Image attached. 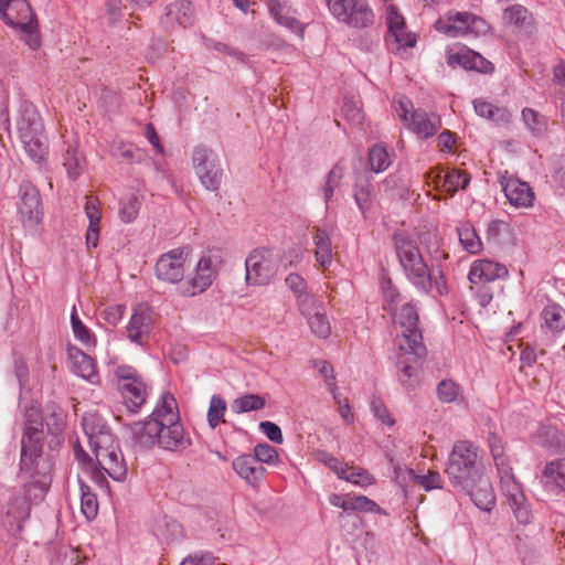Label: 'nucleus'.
<instances>
[{
  "label": "nucleus",
  "instance_id": "1",
  "mask_svg": "<svg viewBox=\"0 0 565 565\" xmlns=\"http://www.w3.org/2000/svg\"><path fill=\"white\" fill-rule=\"evenodd\" d=\"M23 413V431L19 478L23 481V495L12 499L2 519L3 526L10 535H18L29 519L31 505L41 501L51 483L47 468L41 463L43 452V415L35 401L20 402Z\"/></svg>",
  "mask_w": 565,
  "mask_h": 565
},
{
  "label": "nucleus",
  "instance_id": "2",
  "mask_svg": "<svg viewBox=\"0 0 565 565\" xmlns=\"http://www.w3.org/2000/svg\"><path fill=\"white\" fill-rule=\"evenodd\" d=\"M134 443L142 448L158 445L170 451H182L191 446L180 422L178 403L170 392H163L152 413L143 420L129 426Z\"/></svg>",
  "mask_w": 565,
  "mask_h": 565
},
{
  "label": "nucleus",
  "instance_id": "3",
  "mask_svg": "<svg viewBox=\"0 0 565 565\" xmlns=\"http://www.w3.org/2000/svg\"><path fill=\"white\" fill-rule=\"evenodd\" d=\"M82 426L97 463L113 480L124 481L127 466L118 440L106 420L96 412H87Z\"/></svg>",
  "mask_w": 565,
  "mask_h": 565
},
{
  "label": "nucleus",
  "instance_id": "4",
  "mask_svg": "<svg viewBox=\"0 0 565 565\" xmlns=\"http://www.w3.org/2000/svg\"><path fill=\"white\" fill-rule=\"evenodd\" d=\"M395 256L405 278L420 292L431 291V269L423 257L418 243L405 231L392 236Z\"/></svg>",
  "mask_w": 565,
  "mask_h": 565
},
{
  "label": "nucleus",
  "instance_id": "5",
  "mask_svg": "<svg viewBox=\"0 0 565 565\" xmlns=\"http://www.w3.org/2000/svg\"><path fill=\"white\" fill-rule=\"evenodd\" d=\"M445 473L456 489L476 486L482 476L478 447L467 440L457 441L449 454Z\"/></svg>",
  "mask_w": 565,
  "mask_h": 565
},
{
  "label": "nucleus",
  "instance_id": "6",
  "mask_svg": "<svg viewBox=\"0 0 565 565\" xmlns=\"http://www.w3.org/2000/svg\"><path fill=\"white\" fill-rule=\"evenodd\" d=\"M2 20L18 30L20 39L32 50L41 46L35 14L26 0H0Z\"/></svg>",
  "mask_w": 565,
  "mask_h": 565
},
{
  "label": "nucleus",
  "instance_id": "7",
  "mask_svg": "<svg viewBox=\"0 0 565 565\" xmlns=\"http://www.w3.org/2000/svg\"><path fill=\"white\" fill-rule=\"evenodd\" d=\"M435 29L449 38H478L488 34L490 25L471 12L451 10L435 22Z\"/></svg>",
  "mask_w": 565,
  "mask_h": 565
},
{
  "label": "nucleus",
  "instance_id": "8",
  "mask_svg": "<svg viewBox=\"0 0 565 565\" xmlns=\"http://www.w3.org/2000/svg\"><path fill=\"white\" fill-rule=\"evenodd\" d=\"M397 322L401 327V334L396 338L398 350L405 355L424 356L426 348L418 327L416 307L413 303H405L397 316Z\"/></svg>",
  "mask_w": 565,
  "mask_h": 565
},
{
  "label": "nucleus",
  "instance_id": "9",
  "mask_svg": "<svg viewBox=\"0 0 565 565\" xmlns=\"http://www.w3.org/2000/svg\"><path fill=\"white\" fill-rule=\"evenodd\" d=\"M221 264L220 255L204 254L195 266L194 275L179 285V292L184 297H194L204 292L216 278Z\"/></svg>",
  "mask_w": 565,
  "mask_h": 565
},
{
  "label": "nucleus",
  "instance_id": "10",
  "mask_svg": "<svg viewBox=\"0 0 565 565\" xmlns=\"http://www.w3.org/2000/svg\"><path fill=\"white\" fill-rule=\"evenodd\" d=\"M280 258L270 249H254L245 260L246 280L253 285H268L278 274Z\"/></svg>",
  "mask_w": 565,
  "mask_h": 565
},
{
  "label": "nucleus",
  "instance_id": "11",
  "mask_svg": "<svg viewBox=\"0 0 565 565\" xmlns=\"http://www.w3.org/2000/svg\"><path fill=\"white\" fill-rule=\"evenodd\" d=\"M192 166L201 184L209 191L218 190L223 170L217 154L205 146H196L192 152Z\"/></svg>",
  "mask_w": 565,
  "mask_h": 565
},
{
  "label": "nucleus",
  "instance_id": "12",
  "mask_svg": "<svg viewBox=\"0 0 565 565\" xmlns=\"http://www.w3.org/2000/svg\"><path fill=\"white\" fill-rule=\"evenodd\" d=\"M330 12L341 22L365 28L373 22V11L364 0H327Z\"/></svg>",
  "mask_w": 565,
  "mask_h": 565
},
{
  "label": "nucleus",
  "instance_id": "13",
  "mask_svg": "<svg viewBox=\"0 0 565 565\" xmlns=\"http://www.w3.org/2000/svg\"><path fill=\"white\" fill-rule=\"evenodd\" d=\"M17 205L24 226L34 227L40 223L41 196L39 190L29 180H22L19 185Z\"/></svg>",
  "mask_w": 565,
  "mask_h": 565
},
{
  "label": "nucleus",
  "instance_id": "14",
  "mask_svg": "<svg viewBox=\"0 0 565 565\" xmlns=\"http://www.w3.org/2000/svg\"><path fill=\"white\" fill-rule=\"evenodd\" d=\"M386 23L388 32L385 40L392 51L399 52L416 45V34L407 31L403 15L393 4L386 9Z\"/></svg>",
  "mask_w": 565,
  "mask_h": 565
},
{
  "label": "nucleus",
  "instance_id": "15",
  "mask_svg": "<svg viewBox=\"0 0 565 565\" xmlns=\"http://www.w3.org/2000/svg\"><path fill=\"white\" fill-rule=\"evenodd\" d=\"M189 255L186 247H178L161 255L156 263V276L158 279L179 284L184 276V264Z\"/></svg>",
  "mask_w": 565,
  "mask_h": 565
},
{
  "label": "nucleus",
  "instance_id": "16",
  "mask_svg": "<svg viewBox=\"0 0 565 565\" xmlns=\"http://www.w3.org/2000/svg\"><path fill=\"white\" fill-rule=\"evenodd\" d=\"M153 313L145 305H138L134 308L131 317L126 326V335L128 340L138 345H145L153 329Z\"/></svg>",
  "mask_w": 565,
  "mask_h": 565
},
{
  "label": "nucleus",
  "instance_id": "17",
  "mask_svg": "<svg viewBox=\"0 0 565 565\" xmlns=\"http://www.w3.org/2000/svg\"><path fill=\"white\" fill-rule=\"evenodd\" d=\"M540 483L548 497H565V459L546 462L540 476Z\"/></svg>",
  "mask_w": 565,
  "mask_h": 565
},
{
  "label": "nucleus",
  "instance_id": "18",
  "mask_svg": "<svg viewBox=\"0 0 565 565\" xmlns=\"http://www.w3.org/2000/svg\"><path fill=\"white\" fill-rule=\"evenodd\" d=\"M501 185L509 203L518 209L533 206L535 194L527 182L509 177L501 180Z\"/></svg>",
  "mask_w": 565,
  "mask_h": 565
},
{
  "label": "nucleus",
  "instance_id": "19",
  "mask_svg": "<svg viewBox=\"0 0 565 565\" xmlns=\"http://www.w3.org/2000/svg\"><path fill=\"white\" fill-rule=\"evenodd\" d=\"M67 353L73 373L86 380L90 384L97 385L100 383L96 363L89 355L76 347H70Z\"/></svg>",
  "mask_w": 565,
  "mask_h": 565
},
{
  "label": "nucleus",
  "instance_id": "20",
  "mask_svg": "<svg viewBox=\"0 0 565 565\" xmlns=\"http://www.w3.org/2000/svg\"><path fill=\"white\" fill-rule=\"evenodd\" d=\"M17 129L20 139L44 134L42 118L35 106L31 103L24 102L21 104L17 119Z\"/></svg>",
  "mask_w": 565,
  "mask_h": 565
},
{
  "label": "nucleus",
  "instance_id": "21",
  "mask_svg": "<svg viewBox=\"0 0 565 565\" xmlns=\"http://www.w3.org/2000/svg\"><path fill=\"white\" fill-rule=\"evenodd\" d=\"M507 275L505 266L490 259H480L472 263L469 280L472 284L490 282Z\"/></svg>",
  "mask_w": 565,
  "mask_h": 565
},
{
  "label": "nucleus",
  "instance_id": "22",
  "mask_svg": "<svg viewBox=\"0 0 565 565\" xmlns=\"http://www.w3.org/2000/svg\"><path fill=\"white\" fill-rule=\"evenodd\" d=\"M232 467L234 471L252 487H256L266 473V469L257 462L255 457L248 454L235 458L232 462Z\"/></svg>",
  "mask_w": 565,
  "mask_h": 565
},
{
  "label": "nucleus",
  "instance_id": "23",
  "mask_svg": "<svg viewBox=\"0 0 565 565\" xmlns=\"http://www.w3.org/2000/svg\"><path fill=\"white\" fill-rule=\"evenodd\" d=\"M194 20V9L188 0H178L167 6L162 23L166 28H186Z\"/></svg>",
  "mask_w": 565,
  "mask_h": 565
},
{
  "label": "nucleus",
  "instance_id": "24",
  "mask_svg": "<svg viewBox=\"0 0 565 565\" xmlns=\"http://www.w3.org/2000/svg\"><path fill=\"white\" fill-rule=\"evenodd\" d=\"M440 126V119L437 116H429L423 109L412 111L406 127L422 139L433 137Z\"/></svg>",
  "mask_w": 565,
  "mask_h": 565
},
{
  "label": "nucleus",
  "instance_id": "25",
  "mask_svg": "<svg viewBox=\"0 0 565 565\" xmlns=\"http://www.w3.org/2000/svg\"><path fill=\"white\" fill-rule=\"evenodd\" d=\"M397 361V377L401 385L407 391H414L420 383L418 359L420 356L409 355L403 356V352Z\"/></svg>",
  "mask_w": 565,
  "mask_h": 565
},
{
  "label": "nucleus",
  "instance_id": "26",
  "mask_svg": "<svg viewBox=\"0 0 565 565\" xmlns=\"http://www.w3.org/2000/svg\"><path fill=\"white\" fill-rule=\"evenodd\" d=\"M118 387L127 409L134 414L139 412L148 397L147 385L143 379L119 384Z\"/></svg>",
  "mask_w": 565,
  "mask_h": 565
},
{
  "label": "nucleus",
  "instance_id": "27",
  "mask_svg": "<svg viewBox=\"0 0 565 565\" xmlns=\"http://www.w3.org/2000/svg\"><path fill=\"white\" fill-rule=\"evenodd\" d=\"M533 440L537 446H541L551 454L565 451V438L554 426H540L536 434L533 436Z\"/></svg>",
  "mask_w": 565,
  "mask_h": 565
},
{
  "label": "nucleus",
  "instance_id": "28",
  "mask_svg": "<svg viewBox=\"0 0 565 565\" xmlns=\"http://www.w3.org/2000/svg\"><path fill=\"white\" fill-rule=\"evenodd\" d=\"M500 470H498L500 477V488L503 495L507 498L508 504H515L520 500H524L525 495L521 484L515 480L512 472L511 466H504L502 463Z\"/></svg>",
  "mask_w": 565,
  "mask_h": 565
},
{
  "label": "nucleus",
  "instance_id": "29",
  "mask_svg": "<svg viewBox=\"0 0 565 565\" xmlns=\"http://www.w3.org/2000/svg\"><path fill=\"white\" fill-rule=\"evenodd\" d=\"M470 497L472 502L482 511H490L495 504V497L491 484L482 477L470 489H459Z\"/></svg>",
  "mask_w": 565,
  "mask_h": 565
},
{
  "label": "nucleus",
  "instance_id": "30",
  "mask_svg": "<svg viewBox=\"0 0 565 565\" xmlns=\"http://www.w3.org/2000/svg\"><path fill=\"white\" fill-rule=\"evenodd\" d=\"M315 244V258L316 262L323 268L327 269L333 259L332 244L330 234L327 230L317 227L312 237Z\"/></svg>",
  "mask_w": 565,
  "mask_h": 565
},
{
  "label": "nucleus",
  "instance_id": "31",
  "mask_svg": "<svg viewBox=\"0 0 565 565\" xmlns=\"http://www.w3.org/2000/svg\"><path fill=\"white\" fill-rule=\"evenodd\" d=\"M287 287L294 292L297 298L298 306L301 312H310V306L316 305L315 296L307 292V282L299 274L292 273L286 277Z\"/></svg>",
  "mask_w": 565,
  "mask_h": 565
},
{
  "label": "nucleus",
  "instance_id": "32",
  "mask_svg": "<svg viewBox=\"0 0 565 565\" xmlns=\"http://www.w3.org/2000/svg\"><path fill=\"white\" fill-rule=\"evenodd\" d=\"M435 183L437 186L441 184L445 192L454 195L458 190H465L469 185L470 175L458 169H451L444 175L440 171L435 175Z\"/></svg>",
  "mask_w": 565,
  "mask_h": 565
},
{
  "label": "nucleus",
  "instance_id": "33",
  "mask_svg": "<svg viewBox=\"0 0 565 565\" xmlns=\"http://www.w3.org/2000/svg\"><path fill=\"white\" fill-rule=\"evenodd\" d=\"M473 108L477 115L497 124H509L512 119V113L508 108L499 107L482 98L473 100Z\"/></svg>",
  "mask_w": 565,
  "mask_h": 565
},
{
  "label": "nucleus",
  "instance_id": "34",
  "mask_svg": "<svg viewBox=\"0 0 565 565\" xmlns=\"http://www.w3.org/2000/svg\"><path fill=\"white\" fill-rule=\"evenodd\" d=\"M73 449L75 459L81 462L85 469L90 470L93 481L100 489H107L108 481L105 477V473L107 472L97 463L96 460H93V458L83 449L79 443H76Z\"/></svg>",
  "mask_w": 565,
  "mask_h": 565
},
{
  "label": "nucleus",
  "instance_id": "35",
  "mask_svg": "<svg viewBox=\"0 0 565 565\" xmlns=\"http://www.w3.org/2000/svg\"><path fill=\"white\" fill-rule=\"evenodd\" d=\"M268 9L270 15L277 23L298 34L300 38L303 36V24L295 17L289 15L288 11L280 4L278 0H268Z\"/></svg>",
  "mask_w": 565,
  "mask_h": 565
},
{
  "label": "nucleus",
  "instance_id": "36",
  "mask_svg": "<svg viewBox=\"0 0 565 565\" xmlns=\"http://www.w3.org/2000/svg\"><path fill=\"white\" fill-rule=\"evenodd\" d=\"M449 63H458L467 70H475L481 73H489L493 70L492 64L480 54L473 51H465L449 56Z\"/></svg>",
  "mask_w": 565,
  "mask_h": 565
},
{
  "label": "nucleus",
  "instance_id": "37",
  "mask_svg": "<svg viewBox=\"0 0 565 565\" xmlns=\"http://www.w3.org/2000/svg\"><path fill=\"white\" fill-rule=\"evenodd\" d=\"M20 140L25 153L32 161L41 163L46 160L49 154V142L45 134L29 136L21 138Z\"/></svg>",
  "mask_w": 565,
  "mask_h": 565
},
{
  "label": "nucleus",
  "instance_id": "38",
  "mask_svg": "<svg viewBox=\"0 0 565 565\" xmlns=\"http://www.w3.org/2000/svg\"><path fill=\"white\" fill-rule=\"evenodd\" d=\"M309 308L310 312L301 313L307 317L311 331L319 338H328L331 332V327L326 313L321 311V303L316 299V305Z\"/></svg>",
  "mask_w": 565,
  "mask_h": 565
},
{
  "label": "nucleus",
  "instance_id": "39",
  "mask_svg": "<svg viewBox=\"0 0 565 565\" xmlns=\"http://www.w3.org/2000/svg\"><path fill=\"white\" fill-rule=\"evenodd\" d=\"M394 151L385 143H376L369 150V163L375 173L385 171L393 162Z\"/></svg>",
  "mask_w": 565,
  "mask_h": 565
},
{
  "label": "nucleus",
  "instance_id": "40",
  "mask_svg": "<svg viewBox=\"0 0 565 565\" xmlns=\"http://www.w3.org/2000/svg\"><path fill=\"white\" fill-rule=\"evenodd\" d=\"M504 23L531 32L532 30V15L527 9L521 4H513L507 8L503 12Z\"/></svg>",
  "mask_w": 565,
  "mask_h": 565
},
{
  "label": "nucleus",
  "instance_id": "41",
  "mask_svg": "<svg viewBox=\"0 0 565 565\" xmlns=\"http://www.w3.org/2000/svg\"><path fill=\"white\" fill-rule=\"evenodd\" d=\"M521 119L530 134L535 137L543 136L547 130V117L530 107L522 109Z\"/></svg>",
  "mask_w": 565,
  "mask_h": 565
},
{
  "label": "nucleus",
  "instance_id": "42",
  "mask_svg": "<svg viewBox=\"0 0 565 565\" xmlns=\"http://www.w3.org/2000/svg\"><path fill=\"white\" fill-rule=\"evenodd\" d=\"M544 327L551 332L558 333L565 329V309L557 303L546 306L542 313Z\"/></svg>",
  "mask_w": 565,
  "mask_h": 565
},
{
  "label": "nucleus",
  "instance_id": "43",
  "mask_svg": "<svg viewBox=\"0 0 565 565\" xmlns=\"http://www.w3.org/2000/svg\"><path fill=\"white\" fill-rule=\"evenodd\" d=\"M266 405L264 396L258 394H245L236 397L232 404L231 409L235 414H243L252 411H259Z\"/></svg>",
  "mask_w": 565,
  "mask_h": 565
},
{
  "label": "nucleus",
  "instance_id": "44",
  "mask_svg": "<svg viewBox=\"0 0 565 565\" xmlns=\"http://www.w3.org/2000/svg\"><path fill=\"white\" fill-rule=\"evenodd\" d=\"M79 482L81 511L87 520H94L98 513V501L90 487L82 480Z\"/></svg>",
  "mask_w": 565,
  "mask_h": 565
},
{
  "label": "nucleus",
  "instance_id": "45",
  "mask_svg": "<svg viewBox=\"0 0 565 565\" xmlns=\"http://www.w3.org/2000/svg\"><path fill=\"white\" fill-rule=\"evenodd\" d=\"M344 170L340 164L333 166L326 175L324 183L320 188L326 204L331 202L334 191L341 185Z\"/></svg>",
  "mask_w": 565,
  "mask_h": 565
},
{
  "label": "nucleus",
  "instance_id": "46",
  "mask_svg": "<svg viewBox=\"0 0 565 565\" xmlns=\"http://www.w3.org/2000/svg\"><path fill=\"white\" fill-rule=\"evenodd\" d=\"M71 324L74 337L86 347L95 345L96 339L92 331L81 321L77 316L76 306H73L71 312Z\"/></svg>",
  "mask_w": 565,
  "mask_h": 565
},
{
  "label": "nucleus",
  "instance_id": "47",
  "mask_svg": "<svg viewBox=\"0 0 565 565\" xmlns=\"http://www.w3.org/2000/svg\"><path fill=\"white\" fill-rule=\"evenodd\" d=\"M45 423L47 430L52 434L61 431L65 424L63 409L55 403H49L45 406Z\"/></svg>",
  "mask_w": 565,
  "mask_h": 565
},
{
  "label": "nucleus",
  "instance_id": "48",
  "mask_svg": "<svg viewBox=\"0 0 565 565\" xmlns=\"http://www.w3.org/2000/svg\"><path fill=\"white\" fill-rule=\"evenodd\" d=\"M458 236L462 247L467 252L476 254L481 249V241L470 224L461 225L458 228Z\"/></svg>",
  "mask_w": 565,
  "mask_h": 565
},
{
  "label": "nucleus",
  "instance_id": "49",
  "mask_svg": "<svg viewBox=\"0 0 565 565\" xmlns=\"http://www.w3.org/2000/svg\"><path fill=\"white\" fill-rule=\"evenodd\" d=\"M225 412H226L225 399L221 395L214 394L210 399V405H209V411H207V423L212 429H214L222 422Z\"/></svg>",
  "mask_w": 565,
  "mask_h": 565
},
{
  "label": "nucleus",
  "instance_id": "50",
  "mask_svg": "<svg viewBox=\"0 0 565 565\" xmlns=\"http://www.w3.org/2000/svg\"><path fill=\"white\" fill-rule=\"evenodd\" d=\"M84 158L76 148H68L64 157V167L67 175L76 180L83 171Z\"/></svg>",
  "mask_w": 565,
  "mask_h": 565
},
{
  "label": "nucleus",
  "instance_id": "51",
  "mask_svg": "<svg viewBox=\"0 0 565 565\" xmlns=\"http://www.w3.org/2000/svg\"><path fill=\"white\" fill-rule=\"evenodd\" d=\"M140 209V202L135 194H130L119 202V217L124 223L136 220Z\"/></svg>",
  "mask_w": 565,
  "mask_h": 565
},
{
  "label": "nucleus",
  "instance_id": "52",
  "mask_svg": "<svg viewBox=\"0 0 565 565\" xmlns=\"http://www.w3.org/2000/svg\"><path fill=\"white\" fill-rule=\"evenodd\" d=\"M342 479L360 487H369L375 482V478L367 470L356 467H349Z\"/></svg>",
  "mask_w": 565,
  "mask_h": 565
},
{
  "label": "nucleus",
  "instance_id": "53",
  "mask_svg": "<svg viewBox=\"0 0 565 565\" xmlns=\"http://www.w3.org/2000/svg\"><path fill=\"white\" fill-rule=\"evenodd\" d=\"M460 392V386L452 380H443L437 386V395L443 403L457 402Z\"/></svg>",
  "mask_w": 565,
  "mask_h": 565
},
{
  "label": "nucleus",
  "instance_id": "54",
  "mask_svg": "<svg viewBox=\"0 0 565 565\" xmlns=\"http://www.w3.org/2000/svg\"><path fill=\"white\" fill-rule=\"evenodd\" d=\"M407 473L415 483L422 486L426 491L441 488V476L438 471H429L427 475H416L409 469Z\"/></svg>",
  "mask_w": 565,
  "mask_h": 565
},
{
  "label": "nucleus",
  "instance_id": "55",
  "mask_svg": "<svg viewBox=\"0 0 565 565\" xmlns=\"http://www.w3.org/2000/svg\"><path fill=\"white\" fill-rule=\"evenodd\" d=\"M348 511L380 512L381 508L371 499L364 495L349 494Z\"/></svg>",
  "mask_w": 565,
  "mask_h": 565
},
{
  "label": "nucleus",
  "instance_id": "56",
  "mask_svg": "<svg viewBox=\"0 0 565 565\" xmlns=\"http://www.w3.org/2000/svg\"><path fill=\"white\" fill-rule=\"evenodd\" d=\"M317 460L329 467L340 479L344 476V471L349 470L348 465H343L332 454L327 451H319L316 455Z\"/></svg>",
  "mask_w": 565,
  "mask_h": 565
},
{
  "label": "nucleus",
  "instance_id": "57",
  "mask_svg": "<svg viewBox=\"0 0 565 565\" xmlns=\"http://www.w3.org/2000/svg\"><path fill=\"white\" fill-rule=\"evenodd\" d=\"M257 459V462L262 465V462L274 465L278 462V452L277 450L268 445V444H258L254 448V455H252Z\"/></svg>",
  "mask_w": 565,
  "mask_h": 565
},
{
  "label": "nucleus",
  "instance_id": "58",
  "mask_svg": "<svg viewBox=\"0 0 565 565\" xmlns=\"http://www.w3.org/2000/svg\"><path fill=\"white\" fill-rule=\"evenodd\" d=\"M354 200L362 213L371 206V189L367 182H361L355 184Z\"/></svg>",
  "mask_w": 565,
  "mask_h": 565
},
{
  "label": "nucleus",
  "instance_id": "59",
  "mask_svg": "<svg viewBox=\"0 0 565 565\" xmlns=\"http://www.w3.org/2000/svg\"><path fill=\"white\" fill-rule=\"evenodd\" d=\"M516 521L520 523V524H529L532 522V519H533V514H532V511H531V508H530V504L526 500V498L524 500H520L518 503L515 504H509Z\"/></svg>",
  "mask_w": 565,
  "mask_h": 565
},
{
  "label": "nucleus",
  "instance_id": "60",
  "mask_svg": "<svg viewBox=\"0 0 565 565\" xmlns=\"http://www.w3.org/2000/svg\"><path fill=\"white\" fill-rule=\"evenodd\" d=\"M345 119L354 127H360L363 124L364 116L361 109L352 102H345L342 108Z\"/></svg>",
  "mask_w": 565,
  "mask_h": 565
},
{
  "label": "nucleus",
  "instance_id": "61",
  "mask_svg": "<svg viewBox=\"0 0 565 565\" xmlns=\"http://www.w3.org/2000/svg\"><path fill=\"white\" fill-rule=\"evenodd\" d=\"M85 214L88 218V225H99L100 223V209L99 201L94 196H86Z\"/></svg>",
  "mask_w": 565,
  "mask_h": 565
},
{
  "label": "nucleus",
  "instance_id": "62",
  "mask_svg": "<svg viewBox=\"0 0 565 565\" xmlns=\"http://www.w3.org/2000/svg\"><path fill=\"white\" fill-rule=\"evenodd\" d=\"M125 309L124 305H113L104 309L102 317L108 324L115 327L122 319Z\"/></svg>",
  "mask_w": 565,
  "mask_h": 565
},
{
  "label": "nucleus",
  "instance_id": "63",
  "mask_svg": "<svg viewBox=\"0 0 565 565\" xmlns=\"http://www.w3.org/2000/svg\"><path fill=\"white\" fill-rule=\"evenodd\" d=\"M115 375L117 380L119 381V384L122 383H131L136 382L138 380H141L142 377L138 373V371L129 365H120L116 367Z\"/></svg>",
  "mask_w": 565,
  "mask_h": 565
},
{
  "label": "nucleus",
  "instance_id": "64",
  "mask_svg": "<svg viewBox=\"0 0 565 565\" xmlns=\"http://www.w3.org/2000/svg\"><path fill=\"white\" fill-rule=\"evenodd\" d=\"M260 430L267 436L269 440L276 444L284 441L281 429L278 425L273 422H262L259 424Z\"/></svg>",
  "mask_w": 565,
  "mask_h": 565
}]
</instances>
